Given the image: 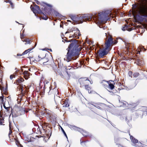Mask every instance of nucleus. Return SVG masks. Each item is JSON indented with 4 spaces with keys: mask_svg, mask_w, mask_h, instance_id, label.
I'll return each mask as SVG.
<instances>
[{
    "mask_svg": "<svg viewBox=\"0 0 147 147\" xmlns=\"http://www.w3.org/2000/svg\"><path fill=\"white\" fill-rule=\"evenodd\" d=\"M132 13L135 19H136L137 17L140 15L147 16V6L143 4L138 5H133Z\"/></svg>",
    "mask_w": 147,
    "mask_h": 147,
    "instance_id": "nucleus-1",
    "label": "nucleus"
},
{
    "mask_svg": "<svg viewBox=\"0 0 147 147\" xmlns=\"http://www.w3.org/2000/svg\"><path fill=\"white\" fill-rule=\"evenodd\" d=\"M112 43V39L111 37H110L107 40H106L105 47H103L102 50L99 51V56L102 57L108 53L110 50L111 45Z\"/></svg>",
    "mask_w": 147,
    "mask_h": 147,
    "instance_id": "nucleus-2",
    "label": "nucleus"
},
{
    "mask_svg": "<svg viewBox=\"0 0 147 147\" xmlns=\"http://www.w3.org/2000/svg\"><path fill=\"white\" fill-rule=\"evenodd\" d=\"M79 81L81 86H83L84 85L85 86L86 85H87V84H92L90 81L86 78H80L79 80Z\"/></svg>",
    "mask_w": 147,
    "mask_h": 147,
    "instance_id": "nucleus-3",
    "label": "nucleus"
},
{
    "mask_svg": "<svg viewBox=\"0 0 147 147\" xmlns=\"http://www.w3.org/2000/svg\"><path fill=\"white\" fill-rule=\"evenodd\" d=\"M98 19H100V20L98 19V21H102L103 20H107L108 19V18H107V16H109L108 14H107L105 12L101 13H98Z\"/></svg>",
    "mask_w": 147,
    "mask_h": 147,
    "instance_id": "nucleus-4",
    "label": "nucleus"
},
{
    "mask_svg": "<svg viewBox=\"0 0 147 147\" xmlns=\"http://www.w3.org/2000/svg\"><path fill=\"white\" fill-rule=\"evenodd\" d=\"M72 55L69 53V50H68V52L65 57L64 58V60L67 62L69 61L72 59Z\"/></svg>",
    "mask_w": 147,
    "mask_h": 147,
    "instance_id": "nucleus-5",
    "label": "nucleus"
},
{
    "mask_svg": "<svg viewBox=\"0 0 147 147\" xmlns=\"http://www.w3.org/2000/svg\"><path fill=\"white\" fill-rule=\"evenodd\" d=\"M72 32H74V35L73 38H79V36L80 35L79 30L77 28L75 30H73Z\"/></svg>",
    "mask_w": 147,
    "mask_h": 147,
    "instance_id": "nucleus-6",
    "label": "nucleus"
},
{
    "mask_svg": "<svg viewBox=\"0 0 147 147\" xmlns=\"http://www.w3.org/2000/svg\"><path fill=\"white\" fill-rule=\"evenodd\" d=\"M83 17L84 20L85 21H90L91 20L92 16L90 14H87L83 15Z\"/></svg>",
    "mask_w": 147,
    "mask_h": 147,
    "instance_id": "nucleus-7",
    "label": "nucleus"
},
{
    "mask_svg": "<svg viewBox=\"0 0 147 147\" xmlns=\"http://www.w3.org/2000/svg\"><path fill=\"white\" fill-rule=\"evenodd\" d=\"M111 81L113 83H111L110 81H109V82H107V83L108 84V88L109 89H110L111 90H112L114 88V84H115V83L113 81Z\"/></svg>",
    "mask_w": 147,
    "mask_h": 147,
    "instance_id": "nucleus-8",
    "label": "nucleus"
},
{
    "mask_svg": "<svg viewBox=\"0 0 147 147\" xmlns=\"http://www.w3.org/2000/svg\"><path fill=\"white\" fill-rule=\"evenodd\" d=\"M78 44L77 42L75 40H74L69 45L68 48L70 49L72 47H76Z\"/></svg>",
    "mask_w": 147,
    "mask_h": 147,
    "instance_id": "nucleus-9",
    "label": "nucleus"
},
{
    "mask_svg": "<svg viewBox=\"0 0 147 147\" xmlns=\"http://www.w3.org/2000/svg\"><path fill=\"white\" fill-rule=\"evenodd\" d=\"M46 59V58H41L39 56L36 58V61H41V63H42L44 65L45 64V61Z\"/></svg>",
    "mask_w": 147,
    "mask_h": 147,
    "instance_id": "nucleus-10",
    "label": "nucleus"
},
{
    "mask_svg": "<svg viewBox=\"0 0 147 147\" xmlns=\"http://www.w3.org/2000/svg\"><path fill=\"white\" fill-rule=\"evenodd\" d=\"M84 21L83 17V15L82 16H78V23H82Z\"/></svg>",
    "mask_w": 147,
    "mask_h": 147,
    "instance_id": "nucleus-11",
    "label": "nucleus"
},
{
    "mask_svg": "<svg viewBox=\"0 0 147 147\" xmlns=\"http://www.w3.org/2000/svg\"><path fill=\"white\" fill-rule=\"evenodd\" d=\"M40 10V7L39 6L36 5L35 8H33V11L34 13H38Z\"/></svg>",
    "mask_w": 147,
    "mask_h": 147,
    "instance_id": "nucleus-12",
    "label": "nucleus"
},
{
    "mask_svg": "<svg viewBox=\"0 0 147 147\" xmlns=\"http://www.w3.org/2000/svg\"><path fill=\"white\" fill-rule=\"evenodd\" d=\"M3 107L5 109H6V110L4 111V113H5L6 116H8L9 115L8 111L9 109V107H6L4 103L3 104Z\"/></svg>",
    "mask_w": 147,
    "mask_h": 147,
    "instance_id": "nucleus-13",
    "label": "nucleus"
},
{
    "mask_svg": "<svg viewBox=\"0 0 147 147\" xmlns=\"http://www.w3.org/2000/svg\"><path fill=\"white\" fill-rule=\"evenodd\" d=\"M24 77L25 79H28L29 76V73L28 71H24Z\"/></svg>",
    "mask_w": 147,
    "mask_h": 147,
    "instance_id": "nucleus-14",
    "label": "nucleus"
},
{
    "mask_svg": "<svg viewBox=\"0 0 147 147\" xmlns=\"http://www.w3.org/2000/svg\"><path fill=\"white\" fill-rule=\"evenodd\" d=\"M24 80L23 78H20L16 80V83L18 84H20L23 81H24Z\"/></svg>",
    "mask_w": 147,
    "mask_h": 147,
    "instance_id": "nucleus-15",
    "label": "nucleus"
},
{
    "mask_svg": "<svg viewBox=\"0 0 147 147\" xmlns=\"http://www.w3.org/2000/svg\"><path fill=\"white\" fill-rule=\"evenodd\" d=\"M71 19L74 22L78 24V16H73Z\"/></svg>",
    "mask_w": 147,
    "mask_h": 147,
    "instance_id": "nucleus-16",
    "label": "nucleus"
},
{
    "mask_svg": "<svg viewBox=\"0 0 147 147\" xmlns=\"http://www.w3.org/2000/svg\"><path fill=\"white\" fill-rule=\"evenodd\" d=\"M130 138L131 140V141L134 143H136L138 142V140L135 138L131 136H130Z\"/></svg>",
    "mask_w": 147,
    "mask_h": 147,
    "instance_id": "nucleus-17",
    "label": "nucleus"
},
{
    "mask_svg": "<svg viewBox=\"0 0 147 147\" xmlns=\"http://www.w3.org/2000/svg\"><path fill=\"white\" fill-rule=\"evenodd\" d=\"M136 61L137 62L138 65L140 66L142 65L144 63V62L142 61L141 60L139 59H137Z\"/></svg>",
    "mask_w": 147,
    "mask_h": 147,
    "instance_id": "nucleus-18",
    "label": "nucleus"
},
{
    "mask_svg": "<svg viewBox=\"0 0 147 147\" xmlns=\"http://www.w3.org/2000/svg\"><path fill=\"white\" fill-rule=\"evenodd\" d=\"M28 49V50H26L25 51H24L22 53V55H24L25 54H27L28 52H29V51H30L31 50H32V49Z\"/></svg>",
    "mask_w": 147,
    "mask_h": 147,
    "instance_id": "nucleus-19",
    "label": "nucleus"
},
{
    "mask_svg": "<svg viewBox=\"0 0 147 147\" xmlns=\"http://www.w3.org/2000/svg\"><path fill=\"white\" fill-rule=\"evenodd\" d=\"M85 88L88 91V92L89 93H91V91H90V92H89V90H90V87L88 86V85H86L85 86Z\"/></svg>",
    "mask_w": 147,
    "mask_h": 147,
    "instance_id": "nucleus-20",
    "label": "nucleus"
},
{
    "mask_svg": "<svg viewBox=\"0 0 147 147\" xmlns=\"http://www.w3.org/2000/svg\"><path fill=\"white\" fill-rule=\"evenodd\" d=\"M3 76L2 72L0 69V82H2V79Z\"/></svg>",
    "mask_w": 147,
    "mask_h": 147,
    "instance_id": "nucleus-21",
    "label": "nucleus"
},
{
    "mask_svg": "<svg viewBox=\"0 0 147 147\" xmlns=\"http://www.w3.org/2000/svg\"><path fill=\"white\" fill-rule=\"evenodd\" d=\"M23 42H26V43H25V44H30V40H29L28 39H26L24 41H23Z\"/></svg>",
    "mask_w": 147,
    "mask_h": 147,
    "instance_id": "nucleus-22",
    "label": "nucleus"
},
{
    "mask_svg": "<svg viewBox=\"0 0 147 147\" xmlns=\"http://www.w3.org/2000/svg\"><path fill=\"white\" fill-rule=\"evenodd\" d=\"M69 106V104L66 102V101H65L64 103L63 104V107H67Z\"/></svg>",
    "mask_w": 147,
    "mask_h": 147,
    "instance_id": "nucleus-23",
    "label": "nucleus"
},
{
    "mask_svg": "<svg viewBox=\"0 0 147 147\" xmlns=\"http://www.w3.org/2000/svg\"><path fill=\"white\" fill-rule=\"evenodd\" d=\"M65 68L66 69V72L67 73H68V70H70L71 69H72V68L71 66H69L68 67H65Z\"/></svg>",
    "mask_w": 147,
    "mask_h": 147,
    "instance_id": "nucleus-24",
    "label": "nucleus"
},
{
    "mask_svg": "<svg viewBox=\"0 0 147 147\" xmlns=\"http://www.w3.org/2000/svg\"><path fill=\"white\" fill-rule=\"evenodd\" d=\"M10 5H11V7L12 9H13L14 7V4L11 1H10Z\"/></svg>",
    "mask_w": 147,
    "mask_h": 147,
    "instance_id": "nucleus-25",
    "label": "nucleus"
},
{
    "mask_svg": "<svg viewBox=\"0 0 147 147\" xmlns=\"http://www.w3.org/2000/svg\"><path fill=\"white\" fill-rule=\"evenodd\" d=\"M110 37H111V38H112V39H113L112 37L111 36H110L109 35V36L108 37V39H107V40H108V39H109ZM106 40H107V39ZM112 41H113V43H112V44H111V46L112 45V44H115L117 43V41H116V40H115V41L114 42H113V40H112Z\"/></svg>",
    "mask_w": 147,
    "mask_h": 147,
    "instance_id": "nucleus-26",
    "label": "nucleus"
},
{
    "mask_svg": "<svg viewBox=\"0 0 147 147\" xmlns=\"http://www.w3.org/2000/svg\"><path fill=\"white\" fill-rule=\"evenodd\" d=\"M15 78V75L14 74L11 75L10 76V78L12 80L13 78Z\"/></svg>",
    "mask_w": 147,
    "mask_h": 147,
    "instance_id": "nucleus-27",
    "label": "nucleus"
},
{
    "mask_svg": "<svg viewBox=\"0 0 147 147\" xmlns=\"http://www.w3.org/2000/svg\"><path fill=\"white\" fill-rule=\"evenodd\" d=\"M139 75V74L138 73H134L133 75V76L134 77H138Z\"/></svg>",
    "mask_w": 147,
    "mask_h": 147,
    "instance_id": "nucleus-28",
    "label": "nucleus"
},
{
    "mask_svg": "<svg viewBox=\"0 0 147 147\" xmlns=\"http://www.w3.org/2000/svg\"><path fill=\"white\" fill-rule=\"evenodd\" d=\"M61 128L62 130V131L63 132L64 135L67 138V135H66L65 132V131H64L62 127Z\"/></svg>",
    "mask_w": 147,
    "mask_h": 147,
    "instance_id": "nucleus-29",
    "label": "nucleus"
},
{
    "mask_svg": "<svg viewBox=\"0 0 147 147\" xmlns=\"http://www.w3.org/2000/svg\"><path fill=\"white\" fill-rule=\"evenodd\" d=\"M128 74L129 76L132 77V72L131 71H129L128 72Z\"/></svg>",
    "mask_w": 147,
    "mask_h": 147,
    "instance_id": "nucleus-30",
    "label": "nucleus"
},
{
    "mask_svg": "<svg viewBox=\"0 0 147 147\" xmlns=\"http://www.w3.org/2000/svg\"><path fill=\"white\" fill-rule=\"evenodd\" d=\"M0 99L2 101V102L3 103V97L2 96H1L0 97Z\"/></svg>",
    "mask_w": 147,
    "mask_h": 147,
    "instance_id": "nucleus-31",
    "label": "nucleus"
},
{
    "mask_svg": "<svg viewBox=\"0 0 147 147\" xmlns=\"http://www.w3.org/2000/svg\"><path fill=\"white\" fill-rule=\"evenodd\" d=\"M11 114H12V116L13 117V116H14V111H13V110L12 109H11ZM11 114L10 115V116L11 115Z\"/></svg>",
    "mask_w": 147,
    "mask_h": 147,
    "instance_id": "nucleus-32",
    "label": "nucleus"
},
{
    "mask_svg": "<svg viewBox=\"0 0 147 147\" xmlns=\"http://www.w3.org/2000/svg\"><path fill=\"white\" fill-rule=\"evenodd\" d=\"M4 120L3 119H1L0 120V124H2Z\"/></svg>",
    "mask_w": 147,
    "mask_h": 147,
    "instance_id": "nucleus-33",
    "label": "nucleus"
},
{
    "mask_svg": "<svg viewBox=\"0 0 147 147\" xmlns=\"http://www.w3.org/2000/svg\"><path fill=\"white\" fill-rule=\"evenodd\" d=\"M42 18L43 19L45 20H47V19L48 18H47V17L46 16H45V17H43Z\"/></svg>",
    "mask_w": 147,
    "mask_h": 147,
    "instance_id": "nucleus-34",
    "label": "nucleus"
},
{
    "mask_svg": "<svg viewBox=\"0 0 147 147\" xmlns=\"http://www.w3.org/2000/svg\"><path fill=\"white\" fill-rule=\"evenodd\" d=\"M126 28L127 27L126 26L123 27L122 28V30L123 31L125 30L126 29Z\"/></svg>",
    "mask_w": 147,
    "mask_h": 147,
    "instance_id": "nucleus-35",
    "label": "nucleus"
},
{
    "mask_svg": "<svg viewBox=\"0 0 147 147\" xmlns=\"http://www.w3.org/2000/svg\"><path fill=\"white\" fill-rule=\"evenodd\" d=\"M16 144L17 146H18L19 144H20L19 142L18 141H16Z\"/></svg>",
    "mask_w": 147,
    "mask_h": 147,
    "instance_id": "nucleus-36",
    "label": "nucleus"
},
{
    "mask_svg": "<svg viewBox=\"0 0 147 147\" xmlns=\"http://www.w3.org/2000/svg\"><path fill=\"white\" fill-rule=\"evenodd\" d=\"M7 84H6V88H5V90H4V91L5 92H6L7 90Z\"/></svg>",
    "mask_w": 147,
    "mask_h": 147,
    "instance_id": "nucleus-37",
    "label": "nucleus"
},
{
    "mask_svg": "<svg viewBox=\"0 0 147 147\" xmlns=\"http://www.w3.org/2000/svg\"><path fill=\"white\" fill-rule=\"evenodd\" d=\"M12 133V131L10 129V136L11 134Z\"/></svg>",
    "mask_w": 147,
    "mask_h": 147,
    "instance_id": "nucleus-38",
    "label": "nucleus"
},
{
    "mask_svg": "<svg viewBox=\"0 0 147 147\" xmlns=\"http://www.w3.org/2000/svg\"><path fill=\"white\" fill-rule=\"evenodd\" d=\"M104 86L105 87L107 88H108V86L106 85H105V84L104 85Z\"/></svg>",
    "mask_w": 147,
    "mask_h": 147,
    "instance_id": "nucleus-39",
    "label": "nucleus"
},
{
    "mask_svg": "<svg viewBox=\"0 0 147 147\" xmlns=\"http://www.w3.org/2000/svg\"><path fill=\"white\" fill-rule=\"evenodd\" d=\"M0 90H4V88L3 87H2V88H1V87L0 86Z\"/></svg>",
    "mask_w": 147,
    "mask_h": 147,
    "instance_id": "nucleus-40",
    "label": "nucleus"
},
{
    "mask_svg": "<svg viewBox=\"0 0 147 147\" xmlns=\"http://www.w3.org/2000/svg\"><path fill=\"white\" fill-rule=\"evenodd\" d=\"M98 109H101V108L99 106H97V107H96Z\"/></svg>",
    "mask_w": 147,
    "mask_h": 147,
    "instance_id": "nucleus-41",
    "label": "nucleus"
},
{
    "mask_svg": "<svg viewBox=\"0 0 147 147\" xmlns=\"http://www.w3.org/2000/svg\"><path fill=\"white\" fill-rule=\"evenodd\" d=\"M140 53V51H137V54H138V53Z\"/></svg>",
    "mask_w": 147,
    "mask_h": 147,
    "instance_id": "nucleus-42",
    "label": "nucleus"
},
{
    "mask_svg": "<svg viewBox=\"0 0 147 147\" xmlns=\"http://www.w3.org/2000/svg\"><path fill=\"white\" fill-rule=\"evenodd\" d=\"M22 55H22H21V54H17V55L18 56H21V55Z\"/></svg>",
    "mask_w": 147,
    "mask_h": 147,
    "instance_id": "nucleus-43",
    "label": "nucleus"
},
{
    "mask_svg": "<svg viewBox=\"0 0 147 147\" xmlns=\"http://www.w3.org/2000/svg\"><path fill=\"white\" fill-rule=\"evenodd\" d=\"M21 38L22 39V38H23V36H22L21 35Z\"/></svg>",
    "mask_w": 147,
    "mask_h": 147,
    "instance_id": "nucleus-44",
    "label": "nucleus"
},
{
    "mask_svg": "<svg viewBox=\"0 0 147 147\" xmlns=\"http://www.w3.org/2000/svg\"><path fill=\"white\" fill-rule=\"evenodd\" d=\"M23 88H22V87L21 88V91H23Z\"/></svg>",
    "mask_w": 147,
    "mask_h": 147,
    "instance_id": "nucleus-45",
    "label": "nucleus"
},
{
    "mask_svg": "<svg viewBox=\"0 0 147 147\" xmlns=\"http://www.w3.org/2000/svg\"><path fill=\"white\" fill-rule=\"evenodd\" d=\"M48 60L47 59H46V62H47Z\"/></svg>",
    "mask_w": 147,
    "mask_h": 147,
    "instance_id": "nucleus-46",
    "label": "nucleus"
},
{
    "mask_svg": "<svg viewBox=\"0 0 147 147\" xmlns=\"http://www.w3.org/2000/svg\"><path fill=\"white\" fill-rule=\"evenodd\" d=\"M30 69H29V70L30 71Z\"/></svg>",
    "mask_w": 147,
    "mask_h": 147,
    "instance_id": "nucleus-47",
    "label": "nucleus"
},
{
    "mask_svg": "<svg viewBox=\"0 0 147 147\" xmlns=\"http://www.w3.org/2000/svg\"><path fill=\"white\" fill-rule=\"evenodd\" d=\"M105 34H106V36H107V34L106 33H105Z\"/></svg>",
    "mask_w": 147,
    "mask_h": 147,
    "instance_id": "nucleus-48",
    "label": "nucleus"
},
{
    "mask_svg": "<svg viewBox=\"0 0 147 147\" xmlns=\"http://www.w3.org/2000/svg\"><path fill=\"white\" fill-rule=\"evenodd\" d=\"M8 135L9 136V133L8 134Z\"/></svg>",
    "mask_w": 147,
    "mask_h": 147,
    "instance_id": "nucleus-49",
    "label": "nucleus"
},
{
    "mask_svg": "<svg viewBox=\"0 0 147 147\" xmlns=\"http://www.w3.org/2000/svg\"><path fill=\"white\" fill-rule=\"evenodd\" d=\"M22 27H24V26H23V25H22Z\"/></svg>",
    "mask_w": 147,
    "mask_h": 147,
    "instance_id": "nucleus-50",
    "label": "nucleus"
},
{
    "mask_svg": "<svg viewBox=\"0 0 147 147\" xmlns=\"http://www.w3.org/2000/svg\"><path fill=\"white\" fill-rule=\"evenodd\" d=\"M67 21H69V20H67Z\"/></svg>",
    "mask_w": 147,
    "mask_h": 147,
    "instance_id": "nucleus-51",
    "label": "nucleus"
},
{
    "mask_svg": "<svg viewBox=\"0 0 147 147\" xmlns=\"http://www.w3.org/2000/svg\"><path fill=\"white\" fill-rule=\"evenodd\" d=\"M67 32H66L65 33H67Z\"/></svg>",
    "mask_w": 147,
    "mask_h": 147,
    "instance_id": "nucleus-52",
    "label": "nucleus"
},
{
    "mask_svg": "<svg viewBox=\"0 0 147 147\" xmlns=\"http://www.w3.org/2000/svg\"><path fill=\"white\" fill-rule=\"evenodd\" d=\"M74 35H73V36H74ZM73 36H72V37H73ZM71 37H72V36H71Z\"/></svg>",
    "mask_w": 147,
    "mask_h": 147,
    "instance_id": "nucleus-53",
    "label": "nucleus"
},
{
    "mask_svg": "<svg viewBox=\"0 0 147 147\" xmlns=\"http://www.w3.org/2000/svg\"><path fill=\"white\" fill-rule=\"evenodd\" d=\"M1 124H0V125H1Z\"/></svg>",
    "mask_w": 147,
    "mask_h": 147,
    "instance_id": "nucleus-54",
    "label": "nucleus"
}]
</instances>
